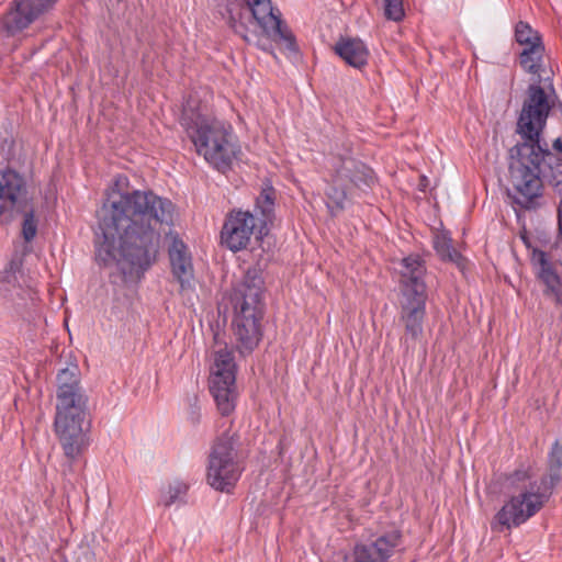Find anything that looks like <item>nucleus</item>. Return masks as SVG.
Listing matches in <instances>:
<instances>
[{
	"mask_svg": "<svg viewBox=\"0 0 562 562\" xmlns=\"http://www.w3.org/2000/svg\"><path fill=\"white\" fill-rule=\"evenodd\" d=\"M539 82L540 78L536 83L528 87L527 97L517 121V133L524 142L515 145L509 150V181L516 191L514 201L528 210L536 207V200L541 196V175L543 173V177H547L541 170L543 160L555 159L560 161L558 164V175H553V180L557 184L562 182V139H554L552 145L561 156H554L548 149L547 144L542 145L540 142V135L547 124L552 105Z\"/></svg>",
	"mask_w": 562,
	"mask_h": 562,
	"instance_id": "f03ea898",
	"label": "nucleus"
},
{
	"mask_svg": "<svg viewBox=\"0 0 562 562\" xmlns=\"http://www.w3.org/2000/svg\"><path fill=\"white\" fill-rule=\"evenodd\" d=\"M521 239H522V241L525 243V245L529 248V247H530V245H529V240H528V238H527L526 236H521Z\"/></svg>",
	"mask_w": 562,
	"mask_h": 562,
	"instance_id": "473e14b6",
	"label": "nucleus"
},
{
	"mask_svg": "<svg viewBox=\"0 0 562 562\" xmlns=\"http://www.w3.org/2000/svg\"><path fill=\"white\" fill-rule=\"evenodd\" d=\"M173 211L170 200L151 191L135 190L106 200L99 211L97 261L116 265L125 281L139 280L157 260L158 226L171 224Z\"/></svg>",
	"mask_w": 562,
	"mask_h": 562,
	"instance_id": "f257e3e1",
	"label": "nucleus"
},
{
	"mask_svg": "<svg viewBox=\"0 0 562 562\" xmlns=\"http://www.w3.org/2000/svg\"><path fill=\"white\" fill-rule=\"evenodd\" d=\"M19 274H21V260L13 258L0 274V293L12 295L14 290H20Z\"/></svg>",
	"mask_w": 562,
	"mask_h": 562,
	"instance_id": "b1692460",
	"label": "nucleus"
},
{
	"mask_svg": "<svg viewBox=\"0 0 562 562\" xmlns=\"http://www.w3.org/2000/svg\"><path fill=\"white\" fill-rule=\"evenodd\" d=\"M335 53L355 68L368 63L369 50L359 38L341 37L335 45Z\"/></svg>",
	"mask_w": 562,
	"mask_h": 562,
	"instance_id": "412c9836",
	"label": "nucleus"
},
{
	"mask_svg": "<svg viewBox=\"0 0 562 562\" xmlns=\"http://www.w3.org/2000/svg\"><path fill=\"white\" fill-rule=\"evenodd\" d=\"M87 404L56 405L54 429L66 458L63 474L74 472V464L90 445Z\"/></svg>",
	"mask_w": 562,
	"mask_h": 562,
	"instance_id": "0eeeda50",
	"label": "nucleus"
},
{
	"mask_svg": "<svg viewBox=\"0 0 562 562\" xmlns=\"http://www.w3.org/2000/svg\"><path fill=\"white\" fill-rule=\"evenodd\" d=\"M542 162H547L548 164V166H549V168L551 170V179H553V175H558V168H559L558 164L560 161H558L555 159H551V160L550 159H546ZM552 181L555 182L554 180H552Z\"/></svg>",
	"mask_w": 562,
	"mask_h": 562,
	"instance_id": "c756f323",
	"label": "nucleus"
},
{
	"mask_svg": "<svg viewBox=\"0 0 562 562\" xmlns=\"http://www.w3.org/2000/svg\"><path fill=\"white\" fill-rule=\"evenodd\" d=\"M434 248L437 255L445 261L456 263L458 267H463L464 258L452 246V239L447 232L437 233L432 239Z\"/></svg>",
	"mask_w": 562,
	"mask_h": 562,
	"instance_id": "4be33fe9",
	"label": "nucleus"
},
{
	"mask_svg": "<svg viewBox=\"0 0 562 562\" xmlns=\"http://www.w3.org/2000/svg\"><path fill=\"white\" fill-rule=\"evenodd\" d=\"M427 296H403L401 301V321L404 324L402 344L408 350L423 334V323L426 315Z\"/></svg>",
	"mask_w": 562,
	"mask_h": 562,
	"instance_id": "2eb2a0df",
	"label": "nucleus"
},
{
	"mask_svg": "<svg viewBox=\"0 0 562 562\" xmlns=\"http://www.w3.org/2000/svg\"><path fill=\"white\" fill-rule=\"evenodd\" d=\"M274 201L276 191L267 186L256 199L255 214L241 210L231 211L222 227V244L237 252L247 248L255 233H258L260 238L267 235L269 225L274 220Z\"/></svg>",
	"mask_w": 562,
	"mask_h": 562,
	"instance_id": "423d86ee",
	"label": "nucleus"
},
{
	"mask_svg": "<svg viewBox=\"0 0 562 562\" xmlns=\"http://www.w3.org/2000/svg\"><path fill=\"white\" fill-rule=\"evenodd\" d=\"M192 422L193 423H198L199 419H200V414L198 412V407H195L193 411H192V417H191Z\"/></svg>",
	"mask_w": 562,
	"mask_h": 562,
	"instance_id": "2f4dec72",
	"label": "nucleus"
},
{
	"mask_svg": "<svg viewBox=\"0 0 562 562\" xmlns=\"http://www.w3.org/2000/svg\"><path fill=\"white\" fill-rule=\"evenodd\" d=\"M243 470L234 436L228 432L222 434L211 447L206 471L207 483L216 491L229 493Z\"/></svg>",
	"mask_w": 562,
	"mask_h": 562,
	"instance_id": "1a4fd4ad",
	"label": "nucleus"
},
{
	"mask_svg": "<svg viewBox=\"0 0 562 562\" xmlns=\"http://www.w3.org/2000/svg\"><path fill=\"white\" fill-rule=\"evenodd\" d=\"M188 491V485L183 482L176 481L169 484L168 490L161 495V503L169 507L172 504L182 502Z\"/></svg>",
	"mask_w": 562,
	"mask_h": 562,
	"instance_id": "bb28decb",
	"label": "nucleus"
},
{
	"mask_svg": "<svg viewBox=\"0 0 562 562\" xmlns=\"http://www.w3.org/2000/svg\"><path fill=\"white\" fill-rule=\"evenodd\" d=\"M58 0H12L2 18L4 31L13 36L49 12Z\"/></svg>",
	"mask_w": 562,
	"mask_h": 562,
	"instance_id": "ddd939ff",
	"label": "nucleus"
},
{
	"mask_svg": "<svg viewBox=\"0 0 562 562\" xmlns=\"http://www.w3.org/2000/svg\"><path fill=\"white\" fill-rule=\"evenodd\" d=\"M245 8L228 9V25L246 43L267 50L271 41L296 50L295 38L270 0H243Z\"/></svg>",
	"mask_w": 562,
	"mask_h": 562,
	"instance_id": "39448f33",
	"label": "nucleus"
},
{
	"mask_svg": "<svg viewBox=\"0 0 562 562\" xmlns=\"http://www.w3.org/2000/svg\"><path fill=\"white\" fill-rule=\"evenodd\" d=\"M384 14L389 20L401 21L404 18L403 0H384Z\"/></svg>",
	"mask_w": 562,
	"mask_h": 562,
	"instance_id": "cd10ccee",
	"label": "nucleus"
},
{
	"mask_svg": "<svg viewBox=\"0 0 562 562\" xmlns=\"http://www.w3.org/2000/svg\"><path fill=\"white\" fill-rule=\"evenodd\" d=\"M330 182L325 191L326 206L333 216L346 207L352 188H369L374 182L373 171L351 156L334 155L330 158Z\"/></svg>",
	"mask_w": 562,
	"mask_h": 562,
	"instance_id": "6e6552de",
	"label": "nucleus"
},
{
	"mask_svg": "<svg viewBox=\"0 0 562 562\" xmlns=\"http://www.w3.org/2000/svg\"><path fill=\"white\" fill-rule=\"evenodd\" d=\"M558 224H559V235L562 239V199L558 209Z\"/></svg>",
	"mask_w": 562,
	"mask_h": 562,
	"instance_id": "7c9ffc66",
	"label": "nucleus"
},
{
	"mask_svg": "<svg viewBox=\"0 0 562 562\" xmlns=\"http://www.w3.org/2000/svg\"><path fill=\"white\" fill-rule=\"evenodd\" d=\"M263 315H234L233 333L236 339V348L240 355H249L259 345L262 331L261 319Z\"/></svg>",
	"mask_w": 562,
	"mask_h": 562,
	"instance_id": "dca6fc26",
	"label": "nucleus"
},
{
	"mask_svg": "<svg viewBox=\"0 0 562 562\" xmlns=\"http://www.w3.org/2000/svg\"><path fill=\"white\" fill-rule=\"evenodd\" d=\"M516 41L526 47L533 45V43H542L540 34L532 30L526 22H518L515 29Z\"/></svg>",
	"mask_w": 562,
	"mask_h": 562,
	"instance_id": "a878e982",
	"label": "nucleus"
},
{
	"mask_svg": "<svg viewBox=\"0 0 562 562\" xmlns=\"http://www.w3.org/2000/svg\"><path fill=\"white\" fill-rule=\"evenodd\" d=\"M426 267L419 256H408L402 260L401 283L403 296H427L424 277Z\"/></svg>",
	"mask_w": 562,
	"mask_h": 562,
	"instance_id": "aec40b11",
	"label": "nucleus"
},
{
	"mask_svg": "<svg viewBox=\"0 0 562 562\" xmlns=\"http://www.w3.org/2000/svg\"><path fill=\"white\" fill-rule=\"evenodd\" d=\"M544 53L542 43H533V45L525 47L520 54V65L529 74L540 77L541 64Z\"/></svg>",
	"mask_w": 562,
	"mask_h": 562,
	"instance_id": "5701e85b",
	"label": "nucleus"
},
{
	"mask_svg": "<svg viewBox=\"0 0 562 562\" xmlns=\"http://www.w3.org/2000/svg\"><path fill=\"white\" fill-rule=\"evenodd\" d=\"M180 123L200 156L221 172L231 169L240 149L229 125L192 99L184 104Z\"/></svg>",
	"mask_w": 562,
	"mask_h": 562,
	"instance_id": "20e7f679",
	"label": "nucleus"
},
{
	"mask_svg": "<svg viewBox=\"0 0 562 562\" xmlns=\"http://www.w3.org/2000/svg\"><path fill=\"white\" fill-rule=\"evenodd\" d=\"M560 483L562 442L557 439L548 453L547 473L540 479L536 476L531 463H522L506 474L504 487L509 493V498L496 513L492 529L501 532L525 524L546 506Z\"/></svg>",
	"mask_w": 562,
	"mask_h": 562,
	"instance_id": "7ed1b4c3",
	"label": "nucleus"
},
{
	"mask_svg": "<svg viewBox=\"0 0 562 562\" xmlns=\"http://www.w3.org/2000/svg\"><path fill=\"white\" fill-rule=\"evenodd\" d=\"M214 350V367L210 379V392L214 397L217 409L223 416H228L235 409L236 401V363L233 352L216 341Z\"/></svg>",
	"mask_w": 562,
	"mask_h": 562,
	"instance_id": "9d476101",
	"label": "nucleus"
},
{
	"mask_svg": "<svg viewBox=\"0 0 562 562\" xmlns=\"http://www.w3.org/2000/svg\"><path fill=\"white\" fill-rule=\"evenodd\" d=\"M35 210L32 202L21 206L15 211V217L23 215L22 236L25 241H31L37 233V222L35 220Z\"/></svg>",
	"mask_w": 562,
	"mask_h": 562,
	"instance_id": "393cba45",
	"label": "nucleus"
},
{
	"mask_svg": "<svg viewBox=\"0 0 562 562\" xmlns=\"http://www.w3.org/2000/svg\"><path fill=\"white\" fill-rule=\"evenodd\" d=\"M531 262L538 269V278L544 284V295L552 297L558 304H562V279L557 270V263L552 262L547 252L532 249Z\"/></svg>",
	"mask_w": 562,
	"mask_h": 562,
	"instance_id": "6ab92c4d",
	"label": "nucleus"
},
{
	"mask_svg": "<svg viewBox=\"0 0 562 562\" xmlns=\"http://www.w3.org/2000/svg\"><path fill=\"white\" fill-rule=\"evenodd\" d=\"M79 375L80 372L76 364L59 371L57 375L56 405L87 404L88 397L80 385Z\"/></svg>",
	"mask_w": 562,
	"mask_h": 562,
	"instance_id": "a211bd4d",
	"label": "nucleus"
},
{
	"mask_svg": "<svg viewBox=\"0 0 562 562\" xmlns=\"http://www.w3.org/2000/svg\"><path fill=\"white\" fill-rule=\"evenodd\" d=\"M550 90L554 93V88H553V85L552 82H550V86H549Z\"/></svg>",
	"mask_w": 562,
	"mask_h": 562,
	"instance_id": "72a5a7b5",
	"label": "nucleus"
},
{
	"mask_svg": "<svg viewBox=\"0 0 562 562\" xmlns=\"http://www.w3.org/2000/svg\"><path fill=\"white\" fill-rule=\"evenodd\" d=\"M168 254L172 274L180 283L181 291L192 290L194 285L193 265L187 245L178 236H171Z\"/></svg>",
	"mask_w": 562,
	"mask_h": 562,
	"instance_id": "f3484780",
	"label": "nucleus"
},
{
	"mask_svg": "<svg viewBox=\"0 0 562 562\" xmlns=\"http://www.w3.org/2000/svg\"><path fill=\"white\" fill-rule=\"evenodd\" d=\"M265 281L259 267H250L232 291L231 303L234 315H263Z\"/></svg>",
	"mask_w": 562,
	"mask_h": 562,
	"instance_id": "9b49d317",
	"label": "nucleus"
},
{
	"mask_svg": "<svg viewBox=\"0 0 562 562\" xmlns=\"http://www.w3.org/2000/svg\"><path fill=\"white\" fill-rule=\"evenodd\" d=\"M542 162H547L548 164V166H549V168L551 170V179H553V175H558V168H559L558 164L560 161H558L555 159H551V160L550 159H546ZM552 181L555 182L554 180H552Z\"/></svg>",
	"mask_w": 562,
	"mask_h": 562,
	"instance_id": "c85d7f7f",
	"label": "nucleus"
},
{
	"mask_svg": "<svg viewBox=\"0 0 562 562\" xmlns=\"http://www.w3.org/2000/svg\"><path fill=\"white\" fill-rule=\"evenodd\" d=\"M32 202L23 176L11 168L0 170V223L15 218V211Z\"/></svg>",
	"mask_w": 562,
	"mask_h": 562,
	"instance_id": "f8f14e48",
	"label": "nucleus"
},
{
	"mask_svg": "<svg viewBox=\"0 0 562 562\" xmlns=\"http://www.w3.org/2000/svg\"><path fill=\"white\" fill-rule=\"evenodd\" d=\"M402 535L397 530L385 532L374 540L355 544L348 562H389L401 544Z\"/></svg>",
	"mask_w": 562,
	"mask_h": 562,
	"instance_id": "4468645a",
	"label": "nucleus"
}]
</instances>
